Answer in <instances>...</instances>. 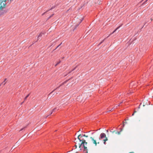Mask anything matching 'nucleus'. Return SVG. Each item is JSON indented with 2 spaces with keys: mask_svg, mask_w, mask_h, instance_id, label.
Masks as SVG:
<instances>
[{
  "mask_svg": "<svg viewBox=\"0 0 153 153\" xmlns=\"http://www.w3.org/2000/svg\"><path fill=\"white\" fill-rule=\"evenodd\" d=\"M82 20H73L72 21V23H73L74 25L73 26L74 27L73 29L74 30L76 27L79 25L80 23L82 22Z\"/></svg>",
  "mask_w": 153,
  "mask_h": 153,
  "instance_id": "obj_1",
  "label": "nucleus"
},
{
  "mask_svg": "<svg viewBox=\"0 0 153 153\" xmlns=\"http://www.w3.org/2000/svg\"><path fill=\"white\" fill-rule=\"evenodd\" d=\"M83 137V134H79L78 137V138L80 142H82V144H84L85 143L86 144H87V143L86 142L85 140L82 139H81V138Z\"/></svg>",
  "mask_w": 153,
  "mask_h": 153,
  "instance_id": "obj_2",
  "label": "nucleus"
},
{
  "mask_svg": "<svg viewBox=\"0 0 153 153\" xmlns=\"http://www.w3.org/2000/svg\"><path fill=\"white\" fill-rule=\"evenodd\" d=\"M6 4V2L4 1H0V9L4 7Z\"/></svg>",
  "mask_w": 153,
  "mask_h": 153,
  "instance_id": "obj_3",
  "label": "nucleus"
},
{
  "mask_svg": "<svg viewBox=\"0 0 153 153\" xmlns=\"http://www.w3.org/2000/svg\"><path fill=\"white\" fill-rule=\"evenodd\" d=\"M106 137V135L104 133H102L100 135V139H102L104 137Z\"/></svg>",
  "mask_w": 153,
  "mask_h": 153,
  "instance_id": "obj_4",
  "label": "nucleus"
},
{
  "mask_svg": "<svg viewBox=\"0 0 153 153\" xmlns=\"http://www.w3.org/2000/svg\"><path fill=\"white\" fill-rule=\"evenodd\" d=\"M122 25H121L119 26V27H117L116 28V29L114 30L111 33L108 37H108L110 35L113 34L117 30H118V29H119L120 27H121V26Z\"/></svg>",
  "mask_w": 153,
  "mask_h": 153,
  "instance_id": "obj_5",
  "label": "nucleus"
},
{
  "mask_svg": "<svg viewBox=\"0 0 153 153\" xmlns=\"http://www.w3.org/2000/svg\"><path fill=\"white\" fill-rule=\"evenodd\" d=\"M123 102H123H120V103L119 105H118L117 106H116V107L115 108V107H114L111 109V110H109V111H107V112H110V111H111L112 110H114L117 107V106H119L120 105V104H121Z\"/></svg>",
  "mask_w": 153,
  "mask_h": 153,
  "instance_id": "obj_6",
  "label": "nucleus"
},
{
  "mask_svg": "<svg viewBox=\"0 0 153 153\" xmlns=\"http://www.w3.org/2000/svg\"><path fill=\"white\" fill-rule=\"evenodd\" d=\"M91 139L93 141V143L95 144V146H96L97 143L96 140H94V139L92 137H91Z\"/></svg>",
  "mask_w": 153,
  "mask_h": 153,
  "instance_id": "obj_7",
  "label": "nucleus"
},
{
  "mask_svg": "<svg viewBox=\"0 0 153 153\" xmlns=\"http://www.w3.org/2000/svg\"><path fill=\"white\" fill-rule=\"evenodd\" d=\"M59 109V108H58L57 107L54 108V109H53L51 113V114L53 112H55L56 111H57Z\"/></svg>",
  "mask_w": 153,
  "mask_h": 153,
  "instance_id": "obj_8",
  "label": "nucleus"
},
{
  "mask_svg": "<svg viewBox=\"0 0 153 153\" xmlns=\"http://www.w3.org/2000/svg\"><path fill=\"white\" fill-rule=\"evenodd\" d=\"M42 34H43V33H40V34L37 37L38 40H39L40 39V37L42 36Z\"/></svg>",
  "mask_w": 153,
  "mask_h": 153,
  "instance_id": "obj_9",
  "label": "nucleus"
},
{
  "mask_svg": "<svg viewBox=\"0 0 153 153\" xmlns=\"http://www.w3.org/2000/svg\"><path fill=\"white\" fill-rule=\"evenodd\" d=\"M84 144H85V145H86L87 144H86L85 143H84V144H81V145L82 144H83V146H84V149H87V148L86 147H85V146H84Z\"/></svg>",
  "mask_w": 153,
  "mask_h": 153,
  "instance_id": "obj_10",
  "label": "nucleus"
},
{
  "mask_svg": "<svg viewBox=\"0 0 153 153\" xmlns=\"http://www.w3.org/2000/svg\"><path fill=\"white\" fill-rule=\"evenodd\" d=\"M29 94H28L25 97V99H24L25 100H26L27 98L29 97Z\"/></svg>",
  "mask_w": 153,
  "mask_h": 153,
  "instance_id": "obj_11",
  "label": "nucleus"
},
{
  "mask_svg": "<svg viewBox=\"0 0 153 153\" xmlns=\"http://www.w3.org/2000/svg\"><path fill=\"white\" fill-rule=\"evenodd\" d=\"M64 84V83H63L62 84H61L60 85L59 87H57L56 89H55L53 91H52L51 93V94L52 93L53 91H54V90H55L57 89L58 88H59L60 86L61 85H63Z\"/></svg>",
  "mask_w": 153,
  "mask_h": 153,
  "instance_id": "obj_12",
  "label": "nucleus"
},
{
  "mask_svg": "<svg viewBox=\"0 0 153 153\" xmlns=\"http://www.w3.org/2000/svg\"><path fill=\"white\" fill-rule=\"evenodd\" d=\"M61 61H60L58 62H57V63L55 65V66H56L58 65L59 63H60Z\"/></svg>",
  "mask_w": 153,
  "mask_h": 153,
  "instance_id": "obj_13",
  "label": "nucleus"
},
{
  "mask_svg": "<svg viewBox=\"0 0 153 153\" xmlns=\"http://www.w3.org/2000/svg\"><path fill=\"white\" fill-rule=\"evenodd\" d=\"M122 131V129H121L120 131H118L117 132V133L118 134H120V132L121 131Z\"/></svg>",
  "mask_w": 153,
  "mask_h": 153,
  "instance_id": "obj_14",
  "label": "nucleus"
},
{
  "mask_svg": "<svg viewBox=\"0 0 153 153\" xmlns=\"http://www.w3.org/2000/svg\"><path fill=\"white\" fill-rule=\"evenodd\" d=\"M107 140V138H106V139L105 140H104V141H104V144H105V141H106V140Z\"/></svg>",
  "mask_w": 153,
  "mask_h": 153,
  "instance_id": "obj_15",
  "label": "nucleus"
},
{
  "mask_svg": "<svg viewBox=\"0 0 153 153\" xmlns=\"http://www.w3.org/2000/svg\"><path fill=\"white\" fill-rule=\"evenodd\" d=\"M6 80H7L6 78L5 79H4V81L2 83V84L4 82L6 81Z\"/></svg>",
  "mask_w": 153,
  "mask_h": 153,
  "instance_id": "obj_16",
  "label": "nucleus"
},
{
  "mask_svg": "<svg viewBox=\"0 0 153 153\" xmlns=\"http://www.w3.org/2000/svg\"><path fill=\"white\" fill-rule=\"evenodd\" d=\"M83 137H88V136H86L85 134H83Z\"/></svg>",
  "mask_w": 153,
  "mask_h": 153,
  "instance_id": "obj_17",
  "label": "nucleus"
},
{
  "mask_svg": "<svg viewBox=\"0 0 153 153\" xmlns=\"http://www.w3.org/2000/svg\"><path fill=\"white\" fill-rule=\"evenodd\" d=\"M62 44V43H61L58 46H57L56 47V48H57L58 47H59L60 45H61Z\"/></svg>",
  "mask_w": 153,
  "mask_h": 153,
  "instance_id": "obj_18",
  "label": "nucleus"
},
{
  "mask_svg": "<svg viewBox=\"0 0 153 153\" xmlns=\"http://www.w3.org/2000/svg\"><path fill=\"white\" fill-rule=\"evenodd\" d=\"M135 112H136V111H134V113L133 114H132V116L134 115V113Z\"/></svg>",
  "mask_w": 153,
  "mask_h": 153,
  "instance_id": "obj_19",
  "label": "nucleus"
},
{
  "mask_svg": "<svg viewBox=\"0 0 153 153\" xmlns=\"http://www.w3.org/2000/svg\"><path fill=\"white\" fill-rule=\"evenodd\" d=\"M22 128V129H21L20 130V131H22V130H23L24 128Z\"/></svg>",
  "mask_w": 153,
  "mask_h": 153,
  "instance_id": "obj_20",
  "label": "nucleus"
},
{
  "mask_svg": "<svg viewBox=\"0 0 153 153\" xmlns=\"http://www.w3.org/2000/svg\"><path fill=\"white\" fill-rule=\"evenodd\" d=\"M53 8H54V7H52L51 8V9H50V10H51V9H53Z\"/></svg>",
  "mask_w": 153,
  "mask_h": 153,
  "instance_id": "obj_21",
  "label": "nucleus"
},
{
  "mask_svg": "<svg viewBox=\"0 0 153 153\" xmlns=\"http://www.w3.org/2000/svg\"><path fill=\"white\" fill-rule=\"evenodd\" d=\"M45 13H43L42 15H44V14H45Z\"/></svg>",
  "mask_w": 153,
  "mask_h": 153,
  "instance_id": "obj_22",
  "label": "nucleus"
},
{
  "mask_svg": "<svg viewBox=\"0 0 153 153\" xmlns=\"http://www.w3.org/2000/svg\"><path fill=\"white\" fill-rule=\"evenodd\" d=\"M51 18V16H50V17H49V18H49H49Z\"/></svg>",
  "mask_w": 153,
  "mask_h": 153,
  "instance_id": "obj_23",
  "label": "nucleus"
},
{
  "mask_svg": "<svg viewBox=\"0 0 153 153\" xmlns=\"http://www.w3.org/2000/svg\"><path fill=\"white\" fill-rule=\"evenodd\" d=\"M75 69V68L74 69H73V70H72V71H73V70H74V69Z\"/></svg>",
  "mask_w": 153,
  "mask_h": 153,
  "instance_id": "obj_24",
  "label": "nucleus"
},
{
  "mask_svg": "<svg viewBox=\"0 0 153 153\" xmlns=\"http://www.w3.org/2000/svg\"><path fill=\"white\" fill-rule=\"evenodd\" d=\"M6 82H5L4 84V85H5V84H6Z\"/></svg>",
  "mask_w": 153,
  "mask_h": 153,
  "instance_id": "obj_25",
  "label": "nucleus"
},
{
  "mask_svg": "<svg viewBox=\"0 0 153 153\" xmlns=\"http://www.w3.org/2000/svg\"><path fill=\"white\" fill-rule=\"evenodd\" d=\"M23 102H22V103H21V104H22L23 103Z\"/></svg>",
  "mask_w": 153,
  "mask_h": 153,
  "instance_id": "obj_26",
  "label": "nucleus"
},
{
  "mask_svg": "<svg viewBox=\"0 0 153 153\" xmlns=\"http://www.w3.org/2000/svg\"><path fill=\"white\" fill-rule=\"evenodd\" d=\"M48 117V116H47L46 117V118L47 117Z\"/></svg>",
  "mask_w": 153,
  "mask_h": 153,
  "instance_id": "obj_27",
  "label": "nucleus"
},
{
  "mask_svg": "<svg viewBox=\"0 0 153 153\" xmlns=\"http://www.w3.org/2000/svg\"><path fill=\"white\" fill-rule=\"evenodd\" d=\"M102 43V42H100V44H101Z\"/></svg>",
  "mask_w": 153,
  "mask_h": 153,
  "instance_id": "obj_28",
  "label": "nucleus"
},
{
  "mask_svg": "<svg viewBox=\"0 0 153 153\" xmlns=\"http://www.w3.org/2000/svg\"><path fill=\"white\" fill-rule=\"evenodd\" d=\"M147 0H146V1H147Z\"/></svg>",
  "mask_w": 153,
  "mask_h": 153,
  "instance_id": "obj_29",
  "label": "nucleus"
},
{
  "mask_svg": "<svg viewBox=\"0 0 153 153\" xmlns=\"http://www.w3.org/2000/svg\"><path fill=\"white\" fill-rule=\"evenodd\" d=\"M52 16V15L51 16H51Z\"/></svg>",
  "mask_w": 153,
  "mask_h": 153,
  "instance_id": "obj_30",
  "label": "nucleus"
},
{
  "mask_svg": "<svg viewBox=\"0 0 153 153\" xmlns=\"http://www.w3.org/2000/svg\"><path fill=\"white\" fill-rule=\"evenodd\" d=\"M52 16V15L51 16H51Z\"/></svg>",
  "mask_w": 153,
  "mask_h": 153,
  "instance_id": "obj_31",
  "label": "nucleus"
},
{
  "mask_svg": "<svg viewBox=\"0 0 153 153\" xmlns=\"http://www.w3.org/2000/svg\"><path fill=\"white\" fill-rule=\"evenodd\" d=\"M1 85H0V86H1Z\"/></svg>",
  "mask_w": 153,
  "mask_h": 153,
  "instance_id": "obj_32",
  "label": "nucleus"
}]
</instances>
